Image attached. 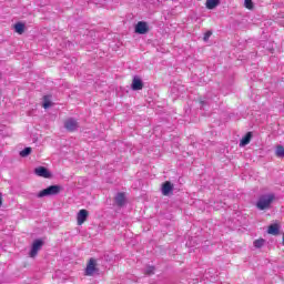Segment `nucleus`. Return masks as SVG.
<instances>
[{
    "mask_svg": "<svg viewBox=\"0 0 284 284\" xmlns=\"http://www.w3.org/2000/svg\"><path fill=\"white\" fill-rule=\"evenodd\" d=\"M275 199H276V195L274 193L261 195L256 202L257 210H270Z\"/></svg>",
    "mask_w": 284,
    "mask_h": 284,
    "instance_id": "obj_1",
    "label": "nucleus"
},
{
    "mask_svg": "<svg viewBox=\"0 0 284 284\" xmlns=\"http://www.w3.org/2000/svg\"><path fill=\"white\" fill-rule=\"evenodd\" d=\"M61 190V185H50L38 193V199H43V196H57Z\"/></svg>",
    "mask_w": 284,
    "mask_h": 284,
    "instance_id": "obj_2",
    "label": "nucleus"
},
{
    "mask_svg": "<svg viewBox=\"0 0 284 284\" xmlns=\"http://www.w3.org/2000/svg\"><path fill=\"white\" fill-rule=\"evenodd\" d=\"M94 274H99V267H97V260H94V257H91L87 264L84 275L94 276Z\"/></svg>",
    "mask_w": 284,
    "mask_h": 284,
    "instance_id": "obj_3",
    "label": "nucleus"
},
{
    "mask_svg": "<svg viewBox=\"0 0 284 284\" xmlns=\"http://www.w3.org/2000/svg\"><path fill=\"white\" fill-rule=\"evenodd\" d=\"M67 132H77L79 130V122L74 118H69L64 121Z\"/></svg>",
    "mask_w": 284,
    "mask_h": 284,
    "instance_id": "obj_4",
    "label": "nucleus"
},
{
    "mask_svg": "<svg viewBox=\"0 0 284 284\" xmlns=\"http://www.w3.org/2000/svg\"><path fill=\"white\" fill-rule=\"evenodd\" d=\"M43 247L42 240H36L31 245V251L29 253V256L31 258H34L37 254H39V251Z\"/></svg>",
    "mask_w": 284,
    "mask_h": 284,
    "instance_id": "obj_5",
    "label": "nucleus"
},
{
    "mask_svg": "<svg viewBox=\"0 0 284 284\" xmlns=\"http://www.w3.org/2000/svg\"><path fill=\"white\" fill-rule=\"evenodd\" d=\"M161 192H162L163 196H170V194H172L174 192V184H172V182H170V181H165L162 184Z\"/></svg>",
    "mask_w": 284,
    "mask_h": 284,
    "instance_id": "obj_6",
    "label": "nucleus"
},
{
    "mask_svg": "<svg viewBox=\"0 0 284 284\" xmlns=\"http://www.w3.org/2000/svg\"><path fill=\"white\" fill-rule=\"evenodd\" d=\"M150 31V28L148 27V22L140 21L135 26V32L136 34H148Z\"/></svg>",
    "mask_w": 284,
    "mask_h": 284,
    "instance_id": "obj_7",
    "label": "nucleus"
},
{
    "mask_svg": "<svg viewBox=\"0 0 284 284\" xmlns=\"http://www.w3.org/2000/svg\"><path fill=\"white\" fill-rule=\"evenodd\" d=\"M88 216H90V212H88V210H80L77 215L78 225H83V223L88 221Z\"/></svg>",
    "mask_w": 284,
    "mask_h": 284,
    "instance_id": "obj_8",
    "label": "nucleus"
},
{
    "mask_svg": "<svg viewBox=\"0 0 284 284\" xmlns=\"http://www.w3.org/2000/svg\"><path fill=\"white\" fill-rule=\"evenodd\" d=\"M34 174H37V176H42V179H50L52 176V173H50L45 166L36 168Z\"/></svg>",
    "mask_w": 284,
    "mask_h": 284,
    "instance_id": "obj_9",
    "label": "nucleus"
},
{
    "mask_svg": "<svg viewBox=\"0 0 284 284\" xmlns=\"http://www.w3.org/2000/svg\"><path fill=\"white\" fill-rule=\"evenodd\" d=\"M131 90H133L134 92L143 90V80H141L139 75L133 77Z\"/></svg>",
    "mask_w": 284,
    "mask_h": 284,
    "instance_id": "obj_10",
    "label": "nucleus"
},
{
    "mask_svg": "<svg viewBox=\"0 0 284 284\" xmlns=\"http://www.w3.org/2000/svg\"><path fill=\"white\" fill-rule=\"evenodd\" d=\"M250 141H252V132H247L242 140L240 141V148H245V145H250Z\"/></svg>",
    "mask_w": 284,
    "mask_h": 284,
    "instance_id": "obj_11",
    "label": "nucleus"
},
{
    "mask_svg": "<svg viewBox=\"0 0 284 284\" xmlns=\"http://www.w3.org/2000/svg\"><path fill=\"white\" fill-rule=\"evenodd\" d=\"M115 203L119 207H123L125 205V193H118L115 195Z\"/></svg>",
    "mask_w": 284,
    "mask_h": 284,
    "instance_id": "obj_12",
    "label": "nucleus"
},
{
    "mask_svg": "<svg viewBox=\"0 0 284 284\" xmlns=\"http://www.w3.org/2000/svg\"><path fill=\"white\" fill-rule=\"evenodd\" d=\"M268 234H272L273 236H278L280 234V227L278 224H271L267 230Z\"/></svg>",
    "mask_w": 284,
    "mask_h": 284,
    "instance_id": "obj_13",
    "label": "nucleus"
},
{
    "mask_svg": "<svg viewBox=\"0 0 284 284\" xmlns=\"http://www.w3.org/2000/svg\"><path fill=\"white\" fill-rule=\"evenodd\" d=\"M14 31L17 34H23L26 32V24L23 22H17L14 24Z\"/></svg>",
    "mask_w": 284,
    "mask_h": 284,
    "instance_id": "obj_14",
    "label": "nucleus"
},
{
    "mask_svg": "<svg viewBox=\"0 0 284 284\" xmlns=\"http://www.w3.org/2000/svg\"><path fill=\"white\" fill-rule=\"evenodd\" d=\"M221 0H206V8L207 10H214L216 6H220Z\"/></svg>",
    "mask_w": 284,
    "mask_h": 284,
    "instance_id": "obj_15",
    "label": "nucleus"
},
{
    "mask_svg": "<svg viewBox=\"0 0 284 284\" xmlns=\"http://www.w3.org/2000/svg\"><path fill=\"white\" fill-rule=\"evenodd\" d=\"M30 154H32V148L30 146H27L22 151H20V156H22V159H26V156H30Z\"/></svg>",
    "mask_w": 284,
    "mask_h": 284,
    "instance_id": "obj_16",
    "label": "nucleus"
},
{
    "mask_svg": "<svg viewBox=\"0 0 284 284\" xmlns=\"http://www.w3.org/2000/svg\"><path fill=\"white\" fill-rule=\"evenodd\" d=\"M275 154L276 156H278V159H284V146L277 145L275 150Z\"/></svg>",
    "mask_w": 284,
    "mask_h": 284,
    "instance_id": "obj_17",
    "label": "nucleus"
},
{
    "mask_svg": "<svg viewBox=\"0 0 284 284\" xmlns=\"http://www.w3.org/2000/svg\"><path fill=\"white\" fill-rule=\"evenodd\" d=\"M254 247H256V250H261V247H263L265 245V240L264 239H258L255 240L253 242Z\"/></svg>",
    "mask_w": 284,
    "mask_h": 284,
    "instance_id": "obj_18",
    "label": "nucleus"
},
{
    "mask_svg": "<svg viewBox=\"0 0 284 284\" xmlns=\"http://www.w3.org/2000/svg\"><path fill=\"white\" fill-rule=\"evenodd\" d=\"M200 103H201V108L203 110H205V105H210V103H211L210 94H207V99L206 100H200Z\"/></svg>",
    "mask_w": 284,
    "mask_h": 284,
    "instance_id": "obj_19",
    "label": "nucleus"
},
{
    "mask_svg": "<svg viewBox=\"0 0 284 284\" xmlns=\"http://www.w3.org/2000/svg\"><path fill=\"white\" fill-rule=\"evenodd\" d=\"M154 270H156L154 266H148L145 268L146 276H152V274H154Z\"/></svg>",
    "mask_w": 284,
    "mask_h": 284,
    "instance_id": "obj_20",
    "label": "nucleus"
},
{
    "mask_svg": "<svg viewBox=\"0 0 284 284\" xmlns=\"http://www.w3.org/2000/svg\"><path fill=\"white\" fill-rule=\"evenodd\" d=\"M244 6L247 8V10H252V8H254L252 0H245Z\"/></svg>",
    "mask_w": 284,
    "mask_h": 284,
    "instance_id": "obj_21",
    "label": "nucleus"
},
{
    "mask_svg": "<svg viewBox=\"0 0 284 284\" xmlns=\"http://www.w3.org/2000/svg\"><path fill=\"white\" fill-rule=\"evenodd\" d=\"M50 105H52V103L50 102V100H48V97H44V102H43L44 110H48Z\"/></svg>",
    "mask_w": 284,
    "mask_h": 284,
    "instance_id": "obj_22",
    "label": "nucleus"
},
{
    "mask_svg": "<svg viewBox=\"0 0 284 284\" xmlns=\"http://www.w3.org/2000/svg\"><path fill=\"white\" fill-rule=\"evenodd\" d=\"M211 37H212V31H207V32L204 33L203 40H204V41H210V38H211Z\"/></svg>",
    "mask_w": 284,
    "mask_h": 284,
    "instance_id": "obj_23",
    "label": "nucleus"
},
{
    "mask_svg": "<svg viewBox=\"0 0 284 284\" xmlns=\"http://www.w3.org/2000/svg\"><path fill=\"white\" fill-rule=\"evenodd\" d=\"M1 205H3V197H2V195L0 193V207H1Z\"/></svg>",
    "mask_w": 284,
    "mask_h": 284,
    "instance_id": "obj_24",
    "label": "nucleus"
}]
</instances>
